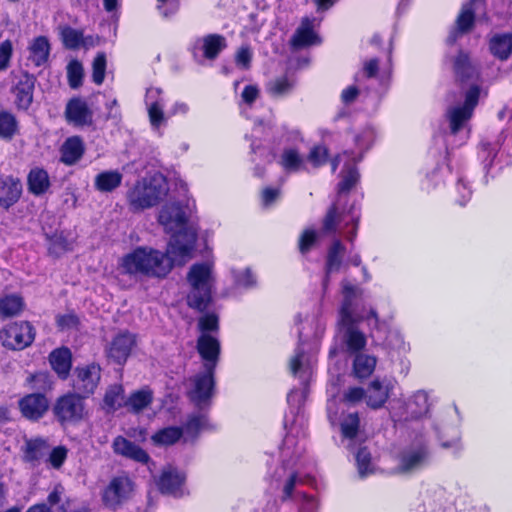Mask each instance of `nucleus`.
<instances>
[{
	"mask_svg": "<svg viewBox=\"0 0 512 512\" xmlns=\"http://www.w3.org/2000/svg\"><path fill=\"white\" fill-rule=\"evenodd\" d=\"M195 246L193 233H182L169 241L166 252L140 246L125 254L119 262L122 274L140 280L143 278H163L174 264L183 265L190 259Z\"/></svg>",
	"mask_w": 512,
	"mask_h": 512,
	"instance_id": "1",
	"label": "nucleus"
},
{
	"mask_svg": "<svg viewBox=\"0 0 512 512\" xmlns=\"http://www.w3.org/2000/svg\"><path fill=\"white\" fill-rule=\"evenodd\" d=\"M361 156L358 158L351 157L345 162L344 168L341 172V181L338 183V197L337 200L330 206L324 219L322 231L325 234L336 233L338 226L345 222L346 225L352 223L354 228L350 235L347 236L349 241H353L356 236V230L359 220V215L354 212V206L348 210L344 208L346 202V194L358 183L360 174L356 167V163L361 161Z\"/></svg>",
	"mask_w": 512,
	"mask_h": 512,
	"instance_id": "2",
	"label": "nucleus"
},
{
	"mask_svg": "<svg viewBox=\"0 0 512 512\" xmlns=\"http://www.w3.org/2000/svg\"><path fill=\"white\" fill-rule=\"evenodd\" d=\"M197 351L204 361V372L197 374L193 379V389L189 391L191 401L202 408L212 397L214 389V371L217 366L221 351L220 341L203 333L197 340Z\"/></svg>",
	"mask_w": 512,
	"mask_h": 512,
	"instance_id": "3",
	"label": "nucleus"
},
{
	"mask_svg": "<svg viewBox=\"0 0 512 512\" xmlns=\"http://www.w3.org/2000/svg\"><path fill=\"white\" fill-rule=\"evenodd\" d=\"M166 179L161 174L138 180L127 191V202L132 212H139L156 206L167 194Z\"/></svg>",
	"mask_w": 512,
	"mask_h": 512,
	"instance_id": "4",
	"label": "nucleus"
},
{
	"mask_svg": "<svg viewBox=\"0 0 512 512\" xmlns=\"http://www.w3.org/2000/svg\"><path fill=\"white\" fill-rule=\"evenodd\" d=\"M191 291L187 297L189 307L200 312L211 302V266L207 263L194 264L187 275Z\"/></svg>",
	"mask_w": 512,
	"mask_h": 512,
	"instance_id": "5",
	"label": "nucleus"
},
{
	"mask_svg": "<svg viewBox=\"0 0 512 512\" xmlns=\"http://www.w3.org/2000/svg\"><path fill=\"white\" fill-rule=\"evenodd\" d=\"M136 484L127 472H120L109 480L101 491V501L109 510L116 511L134 495Z\"/></svg>",
	"mask_w": 512,
	"mask_h": 512,
	"instance_id": "6",
	"label": "nucleus"
},
{
	"mask_svg": "<svg viewBox=\"0 0 512 512\" xmlns=\"http://www.w3.org/2000/svg\"><path fill=\"white\" fill-rule=\"evenodd\" d=\"M83 399L75 393H68L57 399L53 413L61 425L75 424L84 418L86 410Z\"/></svg>",
	"mask_w": 512,
	"mask_h": 512,
	"instance_id": "7",
	"label": "nucleus"
},
{
	"mask_svg": "<svg viewBox=\"0 0 512 512\" xmlns=\"http://www.w3.org/2000/svg\"><path fill=\"white\" fill-rule=\"evenodd\" d=\"M430 459V451L425 443H412L399 453L396 468L399 473H414L428 466Z\"/></svg>",
	"mask_w": 512,
	"mask_h": 512,
	"instance_id": "8",
	"label": "nucleus"
},
{
	"mask_svg": "<svg viewBox=\"0 0 512 512\" xmlns=\"http://www.w3.org/2000/svg\"><path fill=\"white\" fill-rule=\"evenodd\" d=\"M158 221L167 233H172L170 240L186 232L193 233L195 240L197 239L196 232L187 227L186 213L178 203L164 205L159 212Z\"/></svg>",
	"mask_w": 512,
	"mask_h": 512,
	"instance_id": "9",
	"label": "nucleus"
},
{
	"mask_svg": "<svg viewBox=\"0 0 512 512\" xmlns=\"http://www.w3.org/2000/svg\"><path fill=\"white\" fill-rule=\"evenodd\" d=\"M480 96V88L473 85L469 88L465 95L463 105L450 107L447 112V118L450 123L452 134H457L465 123L471 118Z\"/></svg>",
	"mask_w": 512,
	"mask_h": 512,
	"instance_id": "10",
	"label": "nucleus"
},
{
	"mask_svg": "<svg viewBox=\"0 0 512 512\" xmlns=\"http://www.w3.org/2000/svg\"><path fill=\"white\" fill-rule=\"evenodd\" d=\"M3 345L13 350H22L32 344L35 330L27 321L14 322L2 330Z\"/></svg>",
	"mask_w": 512,
	"mask_h": 512,
	"instance_id": "11",
	"label": "nucleus"
},
{
	"mask_svg": "<svg viewBox=\"0 0 512 512\" xmlns=\"http://www.w3.org/2000/svg\"><path fill=\"white\" fill-rule=\"evenodd\" d=\"M362 319L361 315L339 317V325L343 332L342 340L346 351L351 354H358L366 346V336L357 328Z\"/></svg>",
	"mask_w": 512,
	"mask_h": 512,
	"instance_id": "12",
	"label": "nucleus"
},
{
	"mask_svg": "<svg viewBox=\"0 0 512 512\" xmlns=\"http://www.w3.org/2000/svg\"><path fill=\"white\" fill-rule=\"evenodd\" d=\"M100 380V367L95 364L77 368L73 379L75 394L86 398L93 394Z\"/></svg>",
	"mask_w": 512,
	"mask_h": 512,
	"instance_id": "13",
	"label": "nucleus"
},
{
	"mask_svg": "<svg viewBox=\"0 0 512 512\" xmlns=\"http://www.w3.org/2000/svg\"><path fill=\"white\" fill-rule=\"evenodd\" d=\"M18 407L24 418L38 421L48 411L49 400L42 393H31L18 401Z\"/></svg>",
	"mask_w": 512,
	"mask_h": 512,
	"instance_id": "14",
	"label": "nucleus"
},
{
	"mask_svg": "<svg viewBox=\"0 0 512 512\" xmlns=\"http://www.w3.org/2000/svg\"><path fill=\"white\" fill-rule=\"evenodd\" d=\"M186 475L174 467L163 469L161 475L156 480V485L162 494L180 497L183 495V486Z\"/></svg>",
	"mask_w": 512,
	"mask_h": 512,
	"instance_id": "15",
	"label": "nucleus"
},
{
	"mask_svg": "<svg viewBox=\"0 0 512 512\" xmlns=\"http://www.w3.org/2000/svg\"><path fill=\"white\" fill-rule=\"evenodd\" d=\"M112 448L117 455L148 465L149 470H151L150 464L154 465V463L151 462L150 456L144 449L123 436H117L113 440Z\"/></svg>",
	"mask_w": 512,
	"mask_h": 512,
	"instance_id": "16",
	"label": "nucleus"
},
{
	"mask_svg": "<svg viewBox=\"0 0 512 512\" xmlns=\"http://www.w3.org/2000/svg\"><path fill=\"white\" fill-rule=\"evenodd\" d=\"M136 344L135 335L123 331L117 334L107 348V356L118 364H123Z\"/></svg>",
	"mask_w": 512,
	"mask_h": 512,
	"instance_id": "17",
	"label": "nucleus"
},
{
	"mask_svg": "<svg viewBox=\"0 0 512 512\" xmlns=\"http://www.w3.org/2000/svg\"><path fill=\"white\" fill-rule=\"evenodd\" d=\"M482 0H469L461 7L460 13L456 18V28H454L447 37V43L454 44L460 34L466 33L473 28L475 21L476 6Z\"/></svg>",
	"mask_w": 512,
	"mask_h": 512,
	"instance_id": "18",
	"label": "nucleus"
},
{
	"mask_svg": "<svg viewBox=\"0 0 512 512\" xmlns=\"http://www.w3.org/2000/svg\"><path fill=\"white\" fill-rule=\"evenodd\" d=\"M65 118L76 127L90 126L93 123V112L85 100L72 98L66 105Z\"/></svg>",
	"mask_w": 512,
	"mask_h": 512,
	"instance_id": "19",
	"label": "nucleus"
},
{
	"mask_svg": "<svg viewBox=\"0 0 512 512\" xmlns=\"http://www.w3.org/2000/svg\"><path fill=\"white\" fill-rule=\"evenodd\" d=\"M36 77L22 72L14 87L15 103L19 109L27 110L33 102Z\"/></svg>",
	"mask_w": 512,
	"mask_h": 512,
	"instance_id": "20",
	"label": "nucleus"
},
{
	"mask_svg": "<svg viewBox=\"0 0 512 512\" xmlns=\"http://www.w3.org/2000/svg\"><path fill=\"white\" fill-rule=\"evenodd\" d=\"M313 21V19L308 17L302 19L299 27L290 39V44L294 49H301L321 43L320 37L313 29Z\"/></svg>",
	"mask_w": 512,
	"mask_h": 512,
	"instance_id": "21",
	"label": "nucleus"
},
{
	"mask_svg": "<svg viewBox=\"0 0 512 512\" xmlns=\"http://www.w3.org/2000/svg\"><path fill=\"white\" fill-rule=\"evenodd\" d=\"M49 449L48 441L42 437L26 439L21 449L23 452L22 459L24 462L36 466L48 454Z\"/></svg>",
	"mask_w": 512,
	"mask_h": 512,
	"instance_id": "22",
	"label": "nucleus"
},
{
	"mask_svg": "<svg viewBox=\"0 0 512 512\" xmlns=\"http://www.w3.org/2000/svg\"><path fill=\"white\" fill-rule=\"evenodd\" d=\"M226 47V40L218 34H210L195 41L192 51L194 57L197 56V50L203 51V56L207 59H215L218 54Z\"/></svg>",
	"mask_w": 512,
	"mask_h": 512,
	"instance_id": "23",
	"label": "nucleus"
},
{
	"mask_svg": "<svg viewBox=\"0 0 512 512\" xmlns=\"http://www.w3.org/2000/svg\"><path fill=\"white\" fill-rule=\"evenodd\" d=\"M22 184L19 179L6 177L0 180V207L8 210L21 197Z\"/></svg>",
	"mask_w": 512,
	"mask_h": 512,
	"instance_id": "24",
	"label": "nucleus"
},
{
	"mask_svg": "<svg viewBox=\"0 0 512 512\" xmlns=\"http://www.w3.org/2000/svg\"><path fill=\"white\" fill-rule=\"evenodd\" d=\"M60 160L65 165L76 164L85 153V144L80 136L68 137L60 148Z\"/></svg>",
	"mask_w": 512,
	"mask_h": 512,
	"instance_id": "25",
	"label": "nucleus"
},
{
	"mask_svg": "<svg viewBox=\"0 0 512 512\" xmlns=\"http://www.w3.org/2000/svg\"><path fill=\"white\" fill-rule=\"evenodd\" d=\"M453 72L458 81L464 83L479 77V69L475 65L469 55L464 51H459L453 61Z\"/></svg>",
	"mask_w": 512,
	"mask_h": 512,
	"instance_id": "26",
	"label": "nucleus"
},
{
	"mask_svg": "<svg viewBox=\"0 0 512 512\" xmlns=\"http://www.w3.org/2000/svg\"><path fill=\"white\" fill-rule=\"evenodd\" d=\"M29 57L28 60L31 61L36 67L44 66L50 56L51 45L46 36H37L35 37L28 46Z\"/></svg>",
	"mask_w": 512,
	"mask_h": 512,
	"instance_id": "27",
	"label": "nucleus"
},
{
	"mask_svg": "<svg viewBox=\"0 0 512 512\" xmlns=\"http://www.w3.org/2000/svg\"><path fill=\"white\" fill-rule=\"evenodd\" d=\"M345 247L340 240H335L328 250L323 287L326 288L330 274L338 272L342 266Z\"/></svg>",
	"mask_w": 512,
	"mask_h": 512,
	"instance_id": "28",
	"label": "nucleus"
},
{
	"mask_svg": "<svg viewBox=\"0 0 512 512\" xmlns=\"http://www.w3.org/2000/svg\"><path fill=\"white\" fill-rule=\"evenodd\" d=\"M279 165L287 173H296L305 169V158L293 147L284 148L280 154Z\"/></svg>",
	"mask_w": 512,
	"mask_h": 512,
	"instance_id": "29",
	"label": "nucleus"
},
{
	"mask_svg": "<svg viewBox=\"0 0 512 512\" xmlns=\"http://www.w3.org/2000/svg\"><path fill=\"white\" fill-rule=\"evenodd\" d=\"M71 352L68 348L62 347L53 350L49 355V361L53 370L62 379H65L71 369Z\"/></svg>",
	"mask_w": 512,
	"mask_h": 512,
	"instance_id": "30",
	"label": "nucleus"
},
{
	"mask_svg": "<svg viewBox=\"0 0 512 512\" xmlns=\"http://www.w3.org/2000/svg\"><path fill=\"white\" fill-rule=\"evenodd\" d=\"M489 49L499 60H507L512 54V33L495 34L489 41Z\"/></svg>",
	"mask_w": 512,
	"mask_h": 512,
	"instance_id": "31",
	"label": "nucleus"
},
{
	"mask_svg": "<svg viewBox=\"0 0 512 512\" xmlns=\"http://www.w3.org/2000/svg\"><path fill=\"white\" fill-rule=\"evenodd\" d=\"M123 180V175L117 170L103 171L95 176L94 187L102 193H109L117 189Z\"/></svg>",
	"mask_w": 512,
	"mask_h": 512,
	"instance_id": "32",
	"label": "nucleus"
},
{
	"mask_svg": "<svg viewBox=\"0 0 512 512\" xmlns=\"http://www.w3.org/2000/svg\"><path fill=\"white\" fill-rule=\"evenodd\" d=\"M25 308L24 299L19 294H6L0 297V317L18 316Z\"/></svg>",
	"mask_w": 512,
	"mask_h": 512,
	"instance_id": "33",
	"label": "nucleus"
},
{
	"mask_svg": "<svg viewBox=\"0 0 512 512\" xmlns=\"http://www.w3.org/2000/svg\"><path fill=\"white\" fill-rule=\"evenodd\" d=\"M360 419L358 413L353 412L347 414L341 422V432L345 439L348 440L347 448L354 451V442L359 435Z\"/></svg>",
	"mask_w": 512,
	"mask_h": 512,
	"instance_id": "34",
	"label": "nucleus"
},
{
	"mask_svg": "<svg viewBox=\"0 0 512 512\" xmlns=\"http://www.w3.org/2000/svg\"><path fill=\"white\" fill-rule=\"evenodd\" d=\"M366 403L372 409L381 408L389 397L388 388L383 386L379 380H374L368 386Z\"/></svg>",
	"mask_w": 512,
	"mask_h": 512,
	"instance_id": "35",
	"label": "nucleus"
},
{
	"mask_svg": "<svg viewBox=\"0 0 512 512\" xmlns=\"http://www.w3.org/2000/svg\"><path fill=\"white\" fill-rule=\"evenodd\" d=\"M428 394L424 391H417L406 402L407 413L413 419H418L429 411Z\"/></svg>",
	"mask_w": 512,
	"mask_h": 512,
	"instance_id": "36",
	"label": "nucleus"
},
{
	"mask_svg": "<svg viewBox=\"0 0 512 512\" xmlns=\"http://www.w3.org/2000/svg\"><path fill=\"white\" fill-rule=\"evenodd\" d=\"M28 186L34 195L44 194L50 186L48 173L44 169H32L28 175Z\"/></svg>",
	"mask_w": 512,
	"mask_h": 512,
	"instance_id": "37",
	"label": "nucleus"
},
{
	"mask_svg": "<svg viewBox=\"0 0 512 512\" xmlns=\"http://www.w3.org/2000/svg\"><path fill=\"white\" fill-rule=\"evenodd\" d=\"M376 366V358L363 353H358L353 362V371L356 377L366 378L372 374Z\"/></svg>",
	"mask_w": 512,
	"mask_h": 512,
	"instance_id": "38",
	"label": "nucleus"
},
{
	"mask_svg": "<svg viewBox=\"0 0 512 512\" xmlns=\"http://www.w3.org/2000/svg\"><path fill=\"white\" fill-rule=\"evenodd\" d=\"M152 400V391L149 389H142L133 392L127 401H125V405L129 407L131 411L138 413L149 406L152 403Z\"/></svg>",
	"mask_w": 512,
	"mask_h": 512,
	"instance_id": "39",
	"label": "nucleus"
},
{
	"mask_svg": "<svg viewBox=\"0 0 512 512\" xmlns=\"http://www.w3.org/2000/svg\"><path fill=\"white\" fill-rule=\"evenodd\" d=\"M182 435L183 428L170 426L157 431L151 439L157 445H173Z\"/></svg>",
	"mask_w": 512,
	"mask_h": 512,
	"instance_id": "40",
	"label": "nucleus"
},
{
	"mask_svg": "<svg viewBox=\"0 0 512 512\" xmlns=\"http://www.w3.org/2000/svg\"><path fill=\"white\" fill-rule=\"evenodd\" d=\"M357 287L350 284L347 281L342 282V293H343V303L341 305V309L339 312V316H351L358 315L353 307V301L356 297Z\"/></svg>",
	"mask_w": 512,
	"mask_h": 512,
	"instance_id": "41",
	"label": "nucleus"
},
{
	"mask_svg": "<svg viewBox=\"0 0 512 512\" xmlns=\"http://www.w3.org/2000/svg\"><path fill=\"white\" fill-rule=\"evenodd\" d=\"M60 37L63 45L67 49L75 50L83 44L82 31L70 26H63L60 28Z\"/></svg>",
	"mask_w": 512,
	"mask_h": 512,
	"instance_id": "42",
	"label": "nucleus"
},
{
	"mask_svg": "<svg viewBox=\"0 0 512 512\" xmlns=\"http://www.w3.org/2000/svg\"><path fill=\"white\" fill-rule=\"evenodd\" d=\"M505 140L504 133H501L497 140L494 143L490 142H482L481 143V150H482V157L484 162V167L488 168L491 167L493 164L494 159L497 157V154L500 150V147L502 143Z\"/></svg>",
	"mask_w": 512,
	"mask_h": 512,
	"instance_id": "43",
	"label": "nucleus"
},
{
	"mask_svg": "<svg viewBox=\"0 0 512 512\" xmlns=\"http://www.w3.org/2000/svg\"><path fill=\"white\" fill-rule=\"evenodd\" d=\"M355 460L358 474L361 478H365L374 472V466L371 462V453L366 447H360L357 450Z\"/></svg>",
	"mask_w": 512,
	"mask_h": 512,
	"instance_id": "44",
	"label": "nucleus"
},
{
	"mask_svg": "<svg viewBox=\"0 0 512 512\" xmlns=\"http://www.w3.org/2000/svg\"><path fill=\"white\" fill-rule=\"evenodd\" d=\"M84 68L80 61L74 59L67 65L68 84L72 89H77L83 84Z\"/></svg>",
	"mask_w": 512,
	"mask_h": 512,
	"instance_id": "45",
	"label": "nucleus"
},
{
	"mask_svg": "<svg viewBox=\"0 0 512 512\" xmlns=\"http://www.w3.org/2000/svg\"><path fill=\"white\" fill-rule=\"evenodd\" d=\"M266 89L272 97H282L292 91L293 82L287 77H279L269 81Z\"/></svg>",
	"mask_w": 512,
	"mask_h": 512,
	"instance_id": "46",
	"label": "nucleus"
},
{
	"mask_svg": "<svg viewBox=\"0 0 512 512\" xmlns=\"http://www.w3.org/2000/svg\"><path fill=\"white\" fill-rule=\"evenodd\" d=\"M124 390L121 385H113L109 387L104 396L105 406L112 411H115L122 406L124 400Z\"/></svg>",
	"mask_w": 512,
	"mask_h": 512,
	"instance_id": "47",
	"label": "nucleus"
},
{
	"mask_svg": "<svg viewBox=\"0 0 512 512\" xmlns=\"http://www.w3.org/2000/svg\"><path fill=\"white\" fill-rule=\"evenodd\" d=\"M17 130V121L9 112H0V137L11 139Z\"/></svg>",
	"mask_w": 512,
	"mask_h": 512,
	"instance_id": "48",
	"label": "nucleus"
},
{
	"mask_svg": "<svg viewBox=\"0 0 512 512\" xmlns=\"http://www.w3.org/2000/svg\"><path fill=\"white\" fill-rule=\"evenodd\" d=\"M106 55L104 52H99L92 62V81L96 85H101L105 79L106 72Z\"/></svg>",
	"mask_w": 512,
	"mask_h": 512,
	"instance_id": "49",
	"label": "nucleus"
},
{
	"mask_svg": "<svg viewBox=\"0 0 512 512\" xmlns=\"http://www.w3.org/2000/svg\"><path fill=\"white\" fill-rule=\"evenodd\" d=\"M207 416L203 413L193 414L189 416L184 428L183 433L185 432L188 435H196L201 429L205 428L207 425Z\"/></svg>",
	"mask_w": 512,
	"mask_h": 512,
	"instance_id": "50",
	"label": "nucleus"
},
{
	"mask_svg": "<svg viewBox=\"0 0 512 512\" xmlns=\"http://www.w3.org/2000/svg\"><path fill=\"white\" fill-rule=\"evenodd\" d=\"M68 449L65 446L54 447L48 454L47 462L54 469H60L67 459Z\"/></svg>",
	"mask_w": 512,
	"mask_h": 512,
	"instance_id": "51",
	"label": "nucleus"
},
{
	"mask_svg": "<svg viewBox=\"0 0 512 512\" xmlns=\"http://www.w3.org/2000/svg\"><path fill=\"white\" fill-rule=\"evenodd\" d=\"M328 158V149L325 146L317 145L314 146L308 156L307 160L314 166L320 167L327 162Z\"/></svg>",
	"mask_w": 512,
	"mask_h": 512,
	"instance_id": "52",
	"label": "nucleus"
},
{
	"mask_svg": "<svg viewBox=\"0 0 512 512\" xmlns=\"http://www.w3.org/2000/svg\"><path fill=\"white\" fill-rule=\"evenodd\" d=\"M234 280L237 287L249 289L256 285V278L249 268L234 274Z\"/></svg>",
	"mask_w": 512,
	"mask_h": 512,
	"instance_id": "53",
	"label": "nucleus"
},
{
	"mask_svg": "<svg viewBox=\"0 0 512 512\" xmlns=\"http://www.w3.org/2000/svg\"><path fill=\"white\" fill-rule=\"evenodd\" d=\"M13 54V44L10 40L0 43V71H5L10 65Z\"/></svg>",
	"mask_w": 512,
	"mask_h": 512,
	"instance_id": "54",
	"label": "nucleus"
},
{
	"mask_svg": "<svg viewBox=\"0 0 512 512\" xmlns=\"http://www.w3.org/2000/svg\"><path fill=\"white\" fill-rule=\"evenodd\" d=\"M303 344L302 333L299 332V344L295 351V355L290 360V370L296 375L304 365V350L301 348Z\"/></svg>",
	"mask_w": 512,
	"mask_h": 512,
	"instance_id": "55",
	"label": "nucleus"
},
{
	"mask_svg": "<svg viewBox=\"0 0 512 512\" xmlns=\"http://www.w3.org/2000/svg\"><path fill=\"white\" fill-rule=\"evenodd\" d=\"M198 327L202 334L217 331L219 328L218 317L215 314H205L200 317Z\"/></svg>",
	"mask_w": 512,
	"mask_h": 512,
	"instance_id": "56",
	"label": "nucleus"
},
{
	"mask_svg": "<svg viewBox=\"0 0 512 512\" xmlns=\"http://www.w3.org/2000/svg\"><path fill=\"white\" fill-rule=\"evenodd\" d=\"M366 399L365 390L361 387H349L343 393V402L354 405L362 401V399Z\"/></svg>",
	"mask_w": 512,
	"mask_h": 512,
	"instance_id": "57",
	"label": "nucleus"
},
{
	"mask_svg": "<svg viewBox=\"0 0 512 512\" xmlns=\"http://www.w3.org/2000/svg\"><path fill=\"white\" fill-rule=\"evenodd\" d=\"M317 239L316 231L312 229L305 230L299 238V250L302 254L308 252Z\"/></svg>",
	"mask_w": 512,
	"mask_h": 512,
	"instance_id": "58",
	"label": "nucleus"
},
{
	"mask_svg": "<svg viewBox=\"0 0 512 512\" xmlns=\"http://www.w3.org/2000/svg\"><path fill=\"white\" fill-rule=\"evenodd\" d=\"M163 107L164 104L147 107L150 123L155 129L159 128L165 120Z\"/></svg>",
	"mask_w": 512,
	"mask_h": 512,
	"instance_id": "59",
	"label": "nucleus"
},
{
	"mask_svg": "<svg viewBox=\"0 0 512 512\" xmlns=\"http://www.w3.org/2000/svg\"><path fill=\"white\" fill-rule=\"evenodd\" d=\"M145 103L147 107L164 104L162 98V90L160 88L151 87L147 89L145 95Z\"/></svg>",
	"mask_w": 512,
	"mask_h": 512,
	"instance_id": "60",
	"label": "nucleus"
},
{
	"mask_svg": "<svg viewBox=\"0 0 512 512\" xmlns=\"http://www.w3.org/2000/svg\"><path fill=\"white\" fill-rule=\"evenodd\" d=\"M78 324L79 318L73 313H68L57 317V325L63 330L76 328Z\"/></svg>",
	"mask_w": 512,
	"mask_h": 512,
	"instance_id": "61",
	"label": "nucleus"
},
{
	"mask_svg": "<svg viewBox=\"0 0 512 512\" xmlns=\"http://www.w3.org/2000/svg\"><path fill=\"white\" fill-rule=\"evenodd\" d=\"M386 345L391 349L405 351V342L401 334L397 331L389 332L386 340Z\"/></svg>",
	"mask_w": 512,
	"mask_h": 512,
	"instance_id": "62",
	"label": "nucleus"
},
{
	"mask_svg": "<svg viewBox=\"0 0 512 512\" xmlns=\"http://www.w3.org/2000/svg\"><path fill=\"white\" fill-rule=\"evenodd\" d=\"M252 53L249 47H241L236 54V63L244 69L250 67Z\"/></svg>",
	"mask_w": 512,
	"mask_h": 512,
	"instance_id": "63",
	"label": "nucleus"
},
{
	"mask_svg": "<svg viewBox=\"0 0 512 512\" xmlns=\"http://www.w3.org/2000/svg\"><path fill=\"white\" fill-rule=\"evenodd\" d=\"M259 96V89L255 85H247L242 91L241 97L244 103L251 105Z\"/></svg>",
	"mask_w": 512,
	"mask_h": 512,
	"instance_id": "64",
	"label": "nucleus"
}]
</instances>
